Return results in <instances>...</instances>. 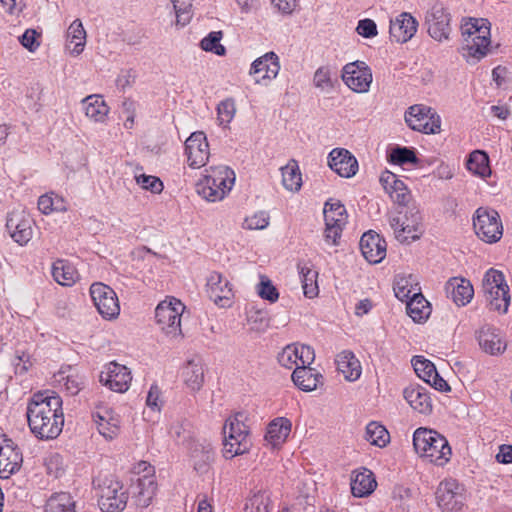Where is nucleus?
<instances>
[{
  "label": "nucleus",
  "mask_w": 512,
  "mask_h": 512,
  "mask_svg": "<svg viewBox=\"0 0 512 512\" xmlns=\"http://www.w3.org/2000/svg\"><path fill=\"white\" fill-rule=\"evenodd\" d=\"M451 14L442 4L433 5L425 15V24L430 37L435 41L449 40L451 33Z\"/></svg>",
  "instance_id": "nucleus-14"
},
{
  "label": "nucleus",
  "mask_w": 512,
  "mask_h": 512,
  "mask_svg": "<svg viewBox=\"0 0 512 512\" xmlns=\"http://www.w3.org/2000/svg\"><path fill=\"white\" fill-rule=\"evenodd\" d=\"M206 292L210 300L219 307H229L234 297L230 281L219 272H211L207 278Z\"/></svg>",
  "instance_id": "nucleus-21"
},
{
  "label": "nucleus",
  "mask_w": 512,
  "mask_h": 512,
  "mask_svg": "<svg viewBox=\"0 0 512 512\" xmlns=\"http://www.w3.org/2000/svg\"><path fill=\"white\" fill-rule=\"evenodd\" d=\"M463 55L475 62L485 57L490 49V23L484 18H470L461 26Z\"/></svg>",
  "instance_id": "nucleus-4"
},
{
  "label": "nucleus",
  "mask_w": 512,
  "mask_h": 512,
  "mask_svg": "<svg viewBox=\"0 0 512 512\" xmlns=\"http://www.w3.org/2000/svg\"><path fill=\"white\" fill-rule=\"evenodd\" d=\"M407 302V314L413 319L414 322L422 323L428 319L431 314L430 303L419 294L412 296Z\"/></svg>",
  "instance_id": "nucleus-45"
},
{
  "label": "nucleus",
  "mask_w": 512,
  "mask_h": 512,
  "mask_svg": "<svg viewBox=\"0 0 512 512\" xmlns=\"http://www.w3.org/2000/svg\"><path fill=\"white\" fill-rule=\"evenodd\" d=\"M136 182L138 185L141 186V188L148 190L152 193L158 194L161 193L163 190V183L156 176L141 174L136 176Z\"/></svg>",
  "instance_id": "nucleus-57"
},
{
  "label": "nucleus",
  "mask_w": 512,
  "mask_h": 512,
  "mask_svg": "<svg viewBox=\"0 0 512 512\" xmlns=\"http://www.w3.org/2000/svg\"><path fill=\"white\" fill-rule=\"evenodd\" d=\"M182 378L192 392L200 390L204 382V368L199 360H190L183 367Z\"/></svg>",
  "instance_id": "nucleus-41"
},
{
  "label": "nucleus",
  "mask_w": 512,
  "mask_h": 512,
  "mask_svg": "<svg viewBox=\"0 0 512 512\" xmlns=\"http://www.w3.org/2000/svg\"><path fill=\"white\" fill-rule=\"evenodd\" d=\"M389 225L401 243L416 241L424 233L423 218L416 207H408L403 215L390 216Z\"/></svg>",
  "instance_id": "nucleus-7"
},
{
  "label": "nucleus",
  "mask_w": 512,
  "mask_h": 512,
  "mask_svg": "<svg viewBox=\"0 0 512 512\" xmlns=\"http://www.w3.org/2000/svg\"><path fill=\"white\" fill-rule=\"evenodd\" d=\"M412 365L417 376L430 384L436 390L441 392H447L450 390V386L442 377H440L435 365L431 361L422 356H415L412 359Z\"/></svg>",
  "instance_id": "nucleus-26"
},
{
  "label": "nucleus",
  "mask_w": 512,
  "mask_h": 512,
  "mask_svg": "<svg viewBox=\"0 0 512 512\" xmlns=\"http://www.w3.org/2000/svg\"><path fill=\"white\" fill-rule=\"evenodd\" d=\"M413 446L417 455L426 462L439 467L451 459L452 449L448 440L435 430L420 427L413 433Z\"/></svg>",
  "instance_id": "nucleus-2"
},
{
  "label": "nucleus",
  "mask_w": 512,
  "mask_h": 512,
  "mask_svg": "<svg viewBox=\"0 0 512 512\" xmlns=\"http://www.w3.org/2000/svg\"><path fill=\"white\" fill-rule=\"evenodd\" d=\"M389 160L393 164L404 165L407 163H416L417 157L411 149L406 147H397L391 151Z\"/></svg>",
  "instance_id": "nucleus-56"
},
{
  "label": "nucleus",
  "mask_w": 512,
  "mask_h": 512,
  "mask_svg": "<svg viewBox=\"0 0 512 512\" xmlns=\"http://www.w3.org/2000/svg\"><path fill=\"white\" fill-rule=\"evenodd\" d=\"M365 439L372 445L385 447L390 441V434L383 425L370 422L366 427Z\"/></svg>",
  "instance_id": "nucleus-50"
},
{
  "label": "nucleus",
  "mask_w": 512,
  "mask_h": 512,
  "mask_svg": "<svg viewBox=\"0 0 512 512\" xmlns=\"http://www.w3.org/2000/svg\"><path fill=\"white\" fill-rule=\"evenodd\" d=\"M26 416L31 432L39 439H55L62 432V399L54 391H42L30 398Z\"/></svg>",
  "instance_id": "nucleus-1"
},
{
  "label": "nucleus",
  "mask_w": 512,
  "mask_h": 512,
  "mask_svg": "<svg viewBox=\"0 0 512 512\" xmlns=\"http://www.w3.org/2000/svg\"><path fill=\"white\" fill-rule=\"evenodd\" d=\"M184 310V304L175 297H167L157 305L156 323L167 337L175 339L182 336L181 316Z\"/></svg>",
  "instance_id": "nucleus-8"
},
{
  "label": "nucleus",
  "mask_w": 512,
  "mask_h": 512,
  "mask_svg": "<svg viewBox=\"0 0 512 512\" xmlns=\"http://www.w3.org/2000/svg\"><path fill=\"white\" fill-rule=\"evenodd\" d=\"M360 249L364 258L372 264L380 263L386 256V241L379 234L369 231L360 239Z\"/></svg>",
  "instance_id": "nucleus-27"
},
{
  "label": "nucleus",
  "mask_w": 512,
  "mask_h": 512,
  "mask_svg": "<svg viewBox=\"0 0 512 512\" xmlns=\"http://www.w3.org/2000/svg\"><path fill=\"white\" fill-rule=\"evenodd\" d=\"M466 168L469 172L482 179L491 175L489 157L487 153L482 150H474L469 154L466 162Z\"/></svg>",
  "instance_id": "nucleus-44"
},
{
  "label": "nucleus",
  "mask_w": 512,
  "mask_h": 512,
  "mask_svg": "<svg viewBox=\"0 0 512 512\" xmlns=\"http://www.w3.org/2000/svg\"><path fill=\"white\" fill-rule=\"evenodd\" d=\"M446 291L458 306L467 305L473 298L474 289L469 280L453 277L446 284Z\"/></svg>",
  "instance_id": "nucleus-32"
},
{
  "label": "nucleus",
  "mask_w": 512,
  "mask_h": 512,
  "mask_svg": "<svg viewBox=\"0 0 512 512\" xmlns=\"http://www.w3.org/2000/svg\"><path fill=\"white\" fill-rule=\"evenodd\" d=\"M463 491V487L455 479L441 481L436 491L438 506L446 512L461 510L465 500Z\"/></svg>",
  "instance_id": "nucleus-16"
},
{
  "label": "nucleus",
  "mask_w": 512,
  "mask_h": 512,
  "mask_svg": "<svg viewBox=\"0 0 512 512\" xmlns=\"http://www.w3.org/2000/svg\"><path fill=\"white\" fill-rule=\"evenodd\" d=\"M282 184L290 192H297L302 187V175L296 160L291 159L281 168Z\"/></svg>",
  "instance_id": "nucleus-46"
},
{
  "label": "nucleus",
  "mask_w": 512,
  "mask_h": 512,
  "mask_svg": "<svg viewBox=\"0 0 512 512\" xmlns=\"http://www.w3.org/2000/svg\"><path fill=\"white\" fill-rule=\"evenodd\" d=\"M418 21L408 12H402L390 20V38L397 43H406L417 32Z\"/></svg>",
  "instance_id": "nucleus-24"
},
{
  "label": "nucleus",
  "mask_w": 512,
  "mask_h": 512,
  "mask_svg": "<svg viewBox=\"0 0 512 512\" xmlns=\"http://www.w3.org/2000/svg\"><path fill=\"white\" fill-rule=\"evenodd\" d=\"M40 34L34 29H27L20 37L21 45L29 52H35L40 46Z\"/></svg>",
  "instance_id": "nucleus-60"
},
{
  "label": "nucleus",
  "mask_w": 512,
  "mask_h": 512,
  "mask_svg": "<svg viewBox=\"0 0 512 512\" xmlns=\"http://www.w3.org/2000/svg\"><path fill=\"white\" fill-rule=\"evenodd\" d=\"M477 340L480 348L487 354H502L507 347V343L499 330L489 325H485L477 332Z\"/></svg>",
  "instance_id": "nucleus-28"
},
{
  "label": "nucleus",
  "mask_w": 512,
  "mask_h": 512,
  "mask_svg": "<svg viewBox=\"0 0 512 512\" xmlns=\"http://www.w3.org/2000/svg\"><path fill=\"white\" fill-rule=\"evenodd\" d=\"M86 45V31L82 22L75 19L67 29L66 49L72 56H79Z\"/></svg>",
  "instance_id": "nucleus-38"
},
{
  "label": "nucleus",
  "mask_w": 512,
  "mask_h": 512,
  "mask_svg": "<svg viewBox=\"0 0 512 512\" xmlns=\"http://www.w3.org/2000/svg\"><path fill=\"white\" fill-rule=\"evenodd\" d=\"M473 228L479 239L492 244L503 235V225L499 213L489 207H479L473 214Z\"/></svg>",
  "instance_id": "nucleus-10"
},
{
  "label": "nucleus",
  "mask_w": 512,
  "mask_h": 512,
  "mask_svg": "<svg viewBox=\"0 0 512 512\" xmlns=\"http://www.w3.org/2000/svg\"><path fill=\"white\" fill-rule=\"evenodd\" d=\"M315 359L314 350L308 345L290 344L278 354V363L286 369L312 364Z\"/></svg>",
  "instance_id": "nucleus-22"
},
{
  "label": "nucleus",
  "mask_w": 512,
  "mask_h": 512,
  "mask_svg": "<svg viewBox=\"0 0 512 512\" xmlns=\"http://www.w3.org/2000/svg\"><path fill=\"white\" fill-rule=\"evenodd\" d=\"M335 361L338 371L347 381L354 382L360 378L362 367L360 361L351 351L340 352Z\"/></svg>",
  "instance_id": "nucleus-37"
},
{
  "label": "nucleus",
  "mask_w": 512,
  "mask_h": 512,
  "mask_svg": "<svg viewBox=\"0 0 512 512\" xmlns=\"http://www.w3.org/2000/svg\"><path fill=\"white\" fill-rule=\"evenodd\" d=\"M248 416L243 412L230 415L223 426V456L232 459L247 453L250 449Z\"/></svg>",
  "instance_id": "nucleus-5"
},
{
  "label": "nucleus",
  "mask_w": 512,
  "mask_h": 512,
  "mask_svg": "<svg viewBox=\"0 0 512 512\" xmlns=\"http://www.w3.org/2000/svg\"><path fill=\"white\" fill-rule=\"evenodd\" d=\"M403 396L413 410L421 414H429L432 411V401L426 388L409 385L404 389Z\"/></svg>",
  "instance_id": "nucleus-31"
},
{
  "label": "nucleus",
  "mask_w": 512,
  "mask_h": 512,
  "mask_svg": "<svg viewBox=\"0 0 512 512\" xmlns=\"http://www.w3.org/2000/svg\"><path fill=\"white\" fill-rule=\"evenodd\" d=\"M3 11L11 16H19L25 7L24 0H0Z\"/></svg>",
  "instance_id": "nucleus-64"
},
{
  "label": "nucleus",
  "mask_w": 512,
  "mask_h": 512,
  "mask_svg": "<svg viewBox=\"0 0 512 512\" xmlns=\"http://www.w3.org/2000/svg\"><path fill=\"white\" fill-rule=\"evenodd\" d=\"M33 224L34 221L30 215L25 210L20 209L9 213L6 227L11 238L23 246L32 239Z\"/></svg>",
  "instance_id": "nucleus-17"
},
{
  "label": "nucleus",
  "mask_w": 512,
  "mask_h": 512,
  "mask_svg": "<svg viewBox=\"0 0 512 512\" xmlns=\"http://www.w3.org/2000/svg\"><path fill=\"white\" fill-rule=\"evenodd\" d=\"M12 362L16 374L26 373L32 365L29 354L24 351H16Z\"/></svg>",
  "instance_id": "nucleus-62"
},
{
  "label": "nucleus",
  "mask_w": 512,
  "mask_h": 512,
  "mask_svg": "<svg viewBox=\"0 0 512 512\" xmlns=\"http://www.w3.org/2000/svg\"><path fill=\"white\" fill-rule=\"evenodd\" d=\"M356 32L364 38H373L378 34L377 25L374 20L365 18L358 21Z\"/></svg>",
  "instance_id": "nucleus-61"
},
{
  "label": "nucleus",
  "mask_w": 512,
  "mask_h": 512,
  "mask_svg": "<svg viewBox=\"0 0 512 512\" xmlns=\"http://www.w3.org/2000/svg\"><path fill=\"white\" fill-rule=\"evenodd\" d=\"M146 405L154 412H160L163 402L161 400V391L157 385H152L146 397Z\"/></svg>",
  "instance_id": "nucleus-63"
},
{
  "label": "nucleus",
  "mask_w": 512,
  "mask_h": 512,
  "mask_svg": "<svg viewBox=\"0 0 512 512\" xmlns=\"http://www.w3.org/2000/svg\"><path fill=\"white\" fill-rule=\"evenodd\" d=\"M325 230L324 238L327 244L337 245L343 228L347 224V212L339 201H327L324 205Z\"/></svg>",
  "instance_id": "nucleus-12"
},
{
  "label": "nucleus",
  "mask_w": 512,
  "mask_h": 512,
  "mask_svg": "<svg viewBox=\"0 0 512 512\" xmlns=\"http://www.w3.org/2000/svg\"><path fill=\"white\" fill-rule=\"evenodd\" d=\"M93 419L104 438L111 440L119 434L120 418L111 408L104 405L96 407Z\"/></svg>",
  "instance_id": "nucleus-25"
},
{
  "label": "nucleus",
  "mask_w": 512,
  "mask_h": 512,
  "mask_svg": "<svg viewBox=\"0 0 512 512\" xmlns=\"http://www.w3.org/2000/svg\"><path fill=\"white\" fill-rule=\"evenodd\" d=\"M44 512H76V503L69 493H54L47 499Z\"/></svg>",
  "instance_id": "nucleus-47"
},
{
  "label": "nucleus",
  "mask_w": 512,
  "mask_h": 512,
  "mask_svg": "<svg viewBox=\"0 0 512 512\" xmlns=\"http://www.w3.org/2000/svg\"><path fill=\"white\" fill-rule=\"evenodd\" d=\"M53 279L62 286H72L79 278L76 268L66 260H57L52 265Z\"/></svg>",
  "instance_id": "nucleus-43"
},
{
  "label": "nucleus",
  "mask_w": 512,
  "mask_h": 512,
  "mask_svg": "<svg viewBox=\"0 0 512 512\" xmlns=\"http://www.w3.org/2000/svg\"><path fill=\"white\" fill-rule=\"evenodd\" d=\"M395 296L401 301H408L412 296L419 294V283L413 275H398L394 282Z\"/></svg>",
  "instance_id": "nucleus-42"
},
{
  "label": "nucleus",
  "mask_w": 512,
  "mask_h": 512,
  "mask_svg": "<svg viewBox=\"0 0 512 512\" xmlns=\"http://www.w3.org/2000/svg\"><path fill=\"white\" fill-rule=\"evenodd\" d=\"M310 364L297 366L292 373L294 384L305 392H311L324 384L323 375L316 369L310 368Z\"/></svg>",
  "instance_id": "nucleus-29"
},
{
  "label": "nucleus",
  "mask_w": 512,
  "mask_h": 512,
  "mask_svg": "<svg viewBox=\"0 0 512 512\" xmlns=\"http://www.w3.org/2000/svg\"><path fill=\"white\" fill-rule=\"evenodd\" d=\"M313 85L322 93L329 94L338 85L336 70L330 65L320 66L313 75Z\"/></svg>",
  "instance_id": "nucleus-40"
},
{
  "label": "nucleus",
  "mask_w": 512,
  "mask_h": 512,
  "mask_svg": "<svg viewBox=\"0 0 512 512\" xmlns=\"http://www.w3.org/2000/svg\"><path fill=\"white\" fill-rule=\"evenodd\" d=\"M291 421L285 417L272 420L265 435V440L273 447L283 444L291 432Z\"/></svg>",
  "instance_id": "nucleus-39"
},
{
  "label": "nucleus",
  "mask_w": 512,
  "mask_h": 512,
  "mask_svg": "<svg viewBox=\"0 0 512 512\" xmlns=\"http://www.w3.org/2000/svg\"><path fill=\"white\" fill-rule=\"evenodd\" d=\"M247 326L250 331L263 333L269 327V318L263 310L254 307L247 311Z\"/></svg>",
  "instance_id": "nucleus-51"
},
{
  "label": "nucleus",
  "mask_w": 512,
  "mask_h": 512,
  "mask_svg": "<svg viewBox=\"0 0 512 512\" xmlns=\"http://www.w3.org/2000/svg\"><path fill=\"white\" fill-rule=\"evenodd\" d=\"M22 463L20 451L11 444L0 445V478L7 479L19 470Z\"/></svg>",
  "instance_id": "nucleus-33"
},
{
  "label": "nucleus",
  "mask_w": 512,
  "mask_h": 512,
  "mask_svg": "<svg viewBox=\"0 0 512 512\" xmlns=\"http://www.w3.org/2000/svg\"><path fill=\"white\" fill-rule=\"evenodd\" d=\"M99 380L101 384L111 391L123 393L129 389L132 381L131 371L117 362H110L104 366Z\"/></svg>",
  "instance_id": "nucleus-18"
},
{
  "label": "nucleus",
  "mask_w": 512,
  "mask_h": 512,
  "mask_svg": "<svg viewBox=\"0 0 512 512\" xmlns=\"http://www.w3.org/2000/svg\"><path fill=\"white\" fill-rule=\"evenodd\" d=\"M341 77L347 87L356 93L368 92L373 79L371 69L363 61L346 64Z\"/></svg>",
  "instance_id": "nucleus-15"
},
{
  "label": "nucleus",
  "mask_w": 512,
  "mask_h": 512,
  "mask_svg": "<svg viewBox=\"0 0 512 512\" xmlns=\"http://www.w3.org/2000/svg\"><path fill=\"white\" fill-rule=\"evenodd\" d=\"M97 485L99 507L103 512H121L128 500L123 484L114 476L94 481Z\"/></svg>",
  "instance_id": "nucleus-9"
},
{
  "label": "nucleus",
  "mask_w": 512,
  "mask_h": 512,
  "mask_svg": "<svg viewBox=\"0 0 512 512\" xmlns=\"http://www.w3.org/2000/svg\"><path fill=\"white\" fill-rule=\"evenodd\" d=\"M235 179V172L228 166H211L204 170L196 184V191L207 202H218L230 193Z\"/></svg>",
  "instance_id": "nucleus-3"
},
{
  "label": "nucleus",
  "mask_w": 512,
  "mask_h": 512,
  "mask_svg": "<svg viewBox=\"0 0 512 512\" xmlns=\"http://www.w3.org/2000/svg\"><path fill=\"white\" fill-rule=\"evenodd\" d=\"M299 269L304 295L310 299L316 297L319 292L317 284L318 272L307 265H303Z\"/></svg>",
  "instance_id": "nucleus-49"
},
{
  "label": "nucleus",
  "mask_w": 512,
  "mask_h": 512,
  "mask_svg": "<svg viewBox=\"0 0 512 512\" xmlns=\"http://www.w3.org/2000/svg\"><path fill=\"white\" fill-rule=\"evenodd\" d=\"M187 163L193 169L206 165L210 157V149L204 132H193L185 141Z\"/></svg>",
  "instance_id": "nucleus-20"
},
{
  "label": "nucleus",
  "mask_w": 512,
  "mask_h": 512,
  "mask_svg": "<svg viewBox=\"0 0 512 512\" xmlns=\"http://www.w3.org/2000/svg\"><path fill=\"white\" fill-rule=\"evenodd\" d=\"M269 225V216L266 212H257L244 220L243 227L248 230H262Z\"/></svg>",
  "instance_id": "nucleus-58"
},
{
  "label": "nucleus",
  "mask_w": 512,
  "mask_h": 512,
  "mask_svg": "<svg viewBox=\"0 0 512 512\" xmlns=\"http://www.w3.org/2000/svg\"><path fill=\"white\" fill-rule=\"evenodd\" d=\"M92 301L99 314L106 320L118 317L120 304L115 291L103 283H94L90 287Z\"/></svg>",
  "instance_id": "nucleus-13"
},
{
  "label": "nucleus",
  "mask_w": 512,
  "mask_h": 512,
  "mask_svg": "<svg viewBox=\"0 0 512 512\" xmlns=\"http://www.w3.org/2000/svg\"><path fill=\"white\" fill-rule=\"evenodd\" d=\"M257 295L270 303H275L279 299V292L272 281L266 275L259 276V283L255 287Z\"/></svg>",
  "instance_id": "nucleus-52"
},
{
  "label": "nucleus",
  "mask_w": 512,
  "mask_h": 512,
  "mask_svg": "<svg viewBox=\"0 0 512 512\" xmlns=\"http://www.w3.org/2000/svg\"><path fill=\"white\" fill-rule=\"evenodd\" d=\"M236 106L233 99H225L217 106V120L219 125L227 127L234 119Z\"/></svg>",
  "instance_id": "nucleus-54"
},
{
  "label": "nucleus",
  "mask_w": 512,
  "mask_h": 512,
  "mask_svg": "<svg viewBox=\"0 0 512 512\" xmlns=\"http://www.w3.org/2000/svg\"><path fill=\"white\" fill-rule=\"evenodd\" d=\"M169 434L177 443L185 444L190 439L189 425L176 421L171 425Z\"/></svg>",
  "instance_id": "nucleus-59"
},
{
  "label": "nucleus",
  "mask_w": 512,
  "mask_h": 512,
  "mask_svg": "<svg viewBox=\"0 0 512 512\" xmlns=\"http://www.w3.org/2000/svg\"><path fill=\"white\" fill-rule=\"evenodd\" d=\"M157 491L155 474L138 476L134 484V495L137 504L147 507L154 498Z\"/></svg>",
  "instance_id": "nucleus-35"
},
{
  "label": "nucleus",
  "mask_w": 512,
  "mask_h": 512,
  "mask_svg": "<svg viewBox=\"0 0 512 512\" xmlns=\"http://www.w3.org/2000/svg\"><path fill=\"white\" fill-rule=\"evenodd\" d=\"M280 68L278 55L270 51L252 62L249 75L256 76V84L266 86L278 76Z\"/></svg>",
  "instance_id": "nucleus-19"
},
{
  "label": "nucleus",
  "mask_w": 512,
  "mask_h": 512,
  "mask_svg": "<svg viewBox=\"0 0 512 512\" xmlns=\"http://www.w3.org/2000/svg\"><path fill=\"white\" fill-rule=\"evenodd\" d=\"M377 482L373 473L363 468L354 471L351 477V492L355 497H366L370 495L376 488Z\"/></svg>",
  "instance_id": "nucleus-36"
},
{
  "label": "nucleus",
  "mask_w": 512,
  "mask_h": 512,
  "mask_svg": "<svg viewBox=\"0 0 512 512\" xmlns=\"http://www.w3.org/2000/svg\"><path fill=\"white\" fill-rule=\"evenodd\" d=\"M82 107L87 118L95 123H104L110 108L101 95L92 94L82 100Z\"/></svg>",
  "instance_id": "nucleus-34"
},
{
  "label": "nucleus",
  "mask_w": 512,
  "mask_h": 512,
  "mask_svg": "<svg viewBox=\"0 0 512 512\" xmlns=\"http://www.w3.org/2000/svg\"><path fill=\"white\" fill-rule=\"evenodd\" d=\"M482 289L486 306L489 310L499 314H505L510 305V289L504 274L494 268H490L484 274Z\"/></svg>",
  "instance_id": "nucleus-6"
},
{
  "label": "nucleus",
  "mask_w": 512,
  "mask_h": 512,
  "mask_svg": "<svg viewBox=\"0 0 512 512\" xmlns=\"http://www.w3.org/2000/svg\"><path fill=\"white\" fill-rule=\"evenodd\" d=\"M328 166L332 171L344 178H351L358 171L357 159L345 148H334L330 151Z\"/></svg>",
  "instance_id": "nucleus-23"
},
{
  "label": "nucleus",
  "mask_w": 512,
  "mask_h": 512,
  "mask_svg": "<svg viewBox=\"0 0 512 512\" xmlns=\"http://www.w3.org/2000/svg\"><path fill=\"white\" fill-rule=\"evenodd\" d=\"M409 128L425 134H437L441 130V118L436 111L424 104L410 106L404 115Z\"/></svg>",
  "instance_id": "nucleus-11"
},
{
  "label": "nucleus",
  "mask_w": 512,
  "mask_h": 512,
  "mask_svg": "<svg viewBox=\"0 0 512 512\" xmlns=\"http://www.w3.org/2000/svg\"><path fill=\"white\" fill-rule=\"evenodd\" d=\"M245 512H271L270 498L265 493L254 494L245 505Z\"/></svg>",
  "instance_id": "nucleus-55"
},
{
  "label": "nucleus",
  "mask_w": 512,
  "mask_h": 512,
  "mask_svg": "<svg viewBox=\"0 0 512 512\" xmlns=\"http://www.w3.org/2000/svg\"><path fill=\"white\" fill-rule=\"evenodd\" d=\"M223 37L222 31H212L200 42V47L206 52L214 53L218 56H223L226 53L225 47L221 44Z\"/></svg>",
  "instance_id": "nucleus-53"
},
{
  "label": "nucleus",
  "mask_w": 512,
  "mask_h": 512,
  "mask_svg": "<svg viewBox=\"0 0 512 512\" xmlns=\"http://www.w3.org/2000/svg\"><path fill=\"white\" fill-rule=\"evenodd\" d=\"M380 183L394 202L405 205L409 201L410 193L407 186L394 173L383 172L380 176Z\"/></svg>",
  "instance_id": "nucleus-30"
},
{
  "label": "nucleus",
  "mask_w": 512,
  "mask_h": 512,
  "mask_svg": "<svg viewBox=\"0 0 512 512\" xmlns=\"http://www.w3.org/2000/svg\"><path fill=\"white\" fill-rule=\"evenodd\" d=\"M38 209L45 215L53 212H65L68 209V203L62 196L51 192L39 197Z\"/></svg>",
  "instance_id": "nucleus-48"
}]
</instances>
